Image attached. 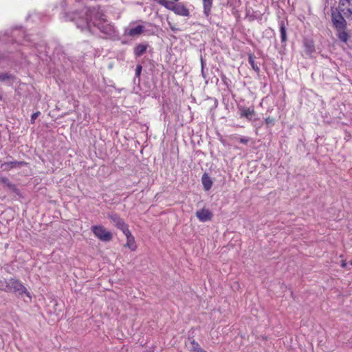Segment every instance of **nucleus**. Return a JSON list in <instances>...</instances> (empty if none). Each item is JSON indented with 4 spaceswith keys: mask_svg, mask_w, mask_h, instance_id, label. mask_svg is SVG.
Returning a JSON list of instances; mask_svg holds the SVG:
<instances>
[{
    "mask_svg": "<svg viewBox=\"0 0 352 352\" xmlns=\"http://www.w3.org/2000/svg\"><path fill=\"white\" fill-rule=\"evenodd\" d=\"M190 351L192 352H207L204 349H203L199 344L195 341V340H191L190 342Z\"/></svg>",
    "mask_w": 352,
    "mask_h": 352,
    "instance_id": "obj_19",
    "label": "nucleus"
},
{
    "mask_svg": "<svg viewBox=\"0 0 352 352\" xmlns=\"http://www.w3.org/2000/svg\"><path fill=\"white\" fill-rule=\"evenodd\" d=\"M248 62L250 64L252 68L256 72L260 71L259 67L255 64L254 56L253 55H250L248 57Z\"/></svg>",
    "mask_w": 352,
    "mask_h": 352,
    "instance_id": "obj_20",
    "label": "nucleus"
},
{
    "mask_svg": "<svg viewBox=\"0 0 352 352\" xmlns=\"http://www.w3.org/2000/svg\"><path fill=\"white\" fill-rule=\"evenodd\" d=\"M213 0H203L204 13L206 17H208L211 12Z\"/></svg>",
    "mask_w": 352,
    "mask_h": 352,
    "instance_id": "obj_15",
    "label": "nucleus"
},
{
    "mask_svg": "<svg viewBox=\"0 0 352 352\" xmlns=\"http://www.w3.org/2000/svg\"><path fill=\"white\" fill-rule=\"evenodd\" d=\"M0 183L4 184L9 189H10L13 192L17 195L19 197H21L20 190L16 187L14 184H12L10 179L6 177H0Z\"/></svg>",
    "mask_w": 352,
    "mask_h": 352,
    "instance_id": "obj_11",
    "label": "nucleus"
},
{
    "mask_svg": "<svg viewBox=\"0 0 352 352\" xmlns=\"http://www.w3.org/2000/svg\"><path fill=\"white\" fill-rule=\"evenodd\" d=\"M265 123L268 126H273L275 123V119L273 117L269 116L265 119Z\"/></svg>",
    "mask_w": 352,
    "mask_h": 352,
    "instance_id": "obj_22",
    "label": "nucleus"
},
{
    "mask_svg": "<svg viewBox=\"0 0 352 352\" xmlns=\"http://www.w3.org/2000/svg\"><path fill=\"white\" fill-rule=\"evenodd\" d=\"M238 109L240 112V118H245L249 121L253 120V117L256 115V112L253 107H247L245 106H238Z\"/></svg>",
    "mask_w": 352,
    "mask_h": 352,
    "instance_id": "obj_7",
    "label": "nucleus"
},
{
    "mask_svg": "<svg viewBox=\"0 0 352 352\" xmlns=\"http://www.w3.org/2000/svg\"><path fill=\"white\" fill-rule=\"evenodd\" d=\"M307 47L309 48V51L310 52H313L314 50V48L313 45H307Z\"/></svg>",
    "mask_w": 352,
    "mask_h": 352,
    "instance_id": "obj_27",
    "label": "nucleus"
},
{
    "mask_svg": "<svg viewBox=\"0 0 352 352\" xmlns=\"http://www.w3.org/2000/svg\"><path fill=\"white\" fill-rule=\"evenodd\" d=\"M249 138L246 137H242L239 138V142L243 144H247L249 142Z\"/></svg>",
    "mask_w": 352,
    "mask_h": 352,
    "instance_id": "obj_23",
    "label": "nucleus"
},
{
    "mask_svg": "<svg viewBox=\"0 0 352 352\" xmlns=\"http://www.w3.org/2000/svg\"><path fill=\"white\" fill-rule=\"evenodd\" d=\"M142 69V65H137L136 69H135V73H136L137 76H139L140 75Z\"/></svg>",
    "mask_w": 352,
    "mask_h": 352,
    "instance_id": "obj_25",
    "label": "nucleus"
},
{
    "mask_svg": "<svg viewBox=\"0 0 352 352\" xmlns=\"http://www.w3.org/2000/svg\"><path fill=\"white\" fill-rule=\"evenodd\" d=\"M108 217L114 226L119 230H122V232H124V230L129 229L128 225L118 214L116 213L109 214Z\"/></svg>",
    "mask_w": 352,
    "mask_h": 352,
    "instance_id": "obj_6",
    "label": "nucleus"
},
{
    "mask_svg": "<svg viewBox=\"0 0 352 352\" xmlns=\"http://www.w3.org/2000/svg\"><path fill=\"white\" fill-rule=\"evenodd\" d=\"M144 30L143 25H138L135 28H131L125 32V34L129 36H136L140 35Z\"/></svg>",
    "mask_w": 352,
    "mask_h": 352,
    "instance_id": "obj_14",
    "label": "nucleus"
},
{
    "mask_svg": "<svg viewBox=\"0 0 352 352\" xmlns=\"http://www.w3.org/2000/svg\"><path fill=\"white\" fill-rule=\"evenodd\" d=\"M339 8L345 15L352 14V0H340Z\"/></svg>",
    "mask_w": 352,
    "mask_h": 352,
    "instance_id": "obj_10",
    "label": "nucleus"
},
{
    "mask_svg": "<svg viewBox=\"0 0 352 352\" xmlns=\"http://www.w3.org/2000/svg\"><path fill=\"white\" fill-rule=\"evenodd\" d=\"M341 266H342V267H344V268L346 267V261H344V260L342 261V262H341Z\"/></svg>",
    "mask_w": 352,
    "mask_h": 352,
    "instance_id": "obj_26",
    "label": "nucleus"
},
{
    "mask_svg": "<svg viewBox=\"0 0 352 352\" xmlns=\"http://www.w3.org/2000/svg\"><path fill=\"white\" fill-rule=\"evenodd\" d=\"M336 31L338 32L337 36L338 38L341 41L346 43L349 36L348 33L346 32V29L336 30Z\"/></svg>",
    "mask_w": 352,
    "mask_h": 352,
    "instance_id": "obj_18",
    "label": "nucleus"
},
{
    "mask_svg": "<svg viewBox=\"0 0 352 352\" xmlns=\"http://www.w3.org/2000/svg\"><path fill=\"white\" fill-rule=\"evenodd\" d=\"M13 76L8 73L0 74V81L3 82L10 79H12Z\"/></svg>",
    "mask_w": 352,
    "mask_h": 352,
    "instance_id": "obj_21",
    "label": "nucleus"
},
{
    "mask_svg": "<svg viewBox=\"0 0 352 352\" xmlns=\"http://www.w3.org/2000/svg\"><path fill=\"white\" fill-rule=\"evenodd\" d=\"M279 28H280V32L281 43H285L287 41V33H286V28H285V22L283 21H280Z\"/></svg>",
    "mask_w": 352,
    "mask_h": 352,
    "instance_id": "obj_16",
    "label": "nucleus"
},
{
    "mask_svg": "<svg viewBox=\"0 0 352 352\" xmlns=\"http://www.w3.org/2000/svg\"><path fill=\"white\" fill-rule=\"evenodd\" d=\"M123 234L126 236V243L124 245V247L128 248L131 251H135L137 250L138 246L135 238L132 235L129 229L124 230Z\"/></svg>",
    "mask_w": 352,
    "mask_h": 352,
    "instance_id": "obj_8",
    "label": "nucleus"
},
{
    "mask_svg": "<svg viewBox=\"0 0 352 352\" xmlns=\"http://www.w3.org/2000/svg\"><path fill=\"white\" fill-rule=\"evenodd\" d=\"M27 163L24 161L17 162V161H13V162H4L1 164V168L3 170H9L12 168H16V167H21L23 165H26Z\"/></svg>",
    "mask_w": 352,
    "mask_h": 352,
    "instance_id": "obj_12",
    "label": "nucleus"
},
{
    "mask_svg": "<svg viewBox=\"0 0 352 352\" xmlns=\"http://www.w3.org/2000/svg\"><path fill=\"white\" fill-rule=\"evenodd\" d=\"M91 231L94 235L102 241L108 242L113 238L112 233L107 230L106 228L101 225L93 226L91 227Z\"/></svg>",
    "mask_w": 352,
    "mask_h": 352,
    "instance_id": "obj_3",
    "label": "nucleus"
},
{
    "mask_svg": "<svg viewBox=\"0 0 352 352\" xmlns=\"http://www.w3.org/2000/svg\"><path fill=\"white\" fill-rule=\"evenodd\" d=\"M91 23L107 35H112L115 32L113 25L108 22L104 13L95 8L89 9L87 12V25L89 28Z\"/></svg>",
    "mask_w": 352,
    "mask_h": 352,
    "instance_id": "obj_1",
    "label": "nucleus"
},
{
    "mask_svg": "<svg viewBox=\"0 0 352 352\" xmlns=\"http://www.w3.org/2000/svg\"><path fill=\"white\" fill-rule=\"evenodd\" d=\"M2 99H3V97H2V96L0 94V101H1V100H2Z\"/></svg>",
    "mask_w": 352,
    "mask_h": 352,
    "instance_id": "obj_28",
    "label": "nucleus"
},
{
    "mask_svg": "<svg viewBox=\"0 0 352 352\" xmlns=\"http://www.w3.org/2000/svg\"><path fill=\"white\" fill-rule=\"evenodd\" d=\"M173 1H175V2H177L179 0H173Z\"/></svg>",
    "mask_w": 352,
    "mask_h": 352,
    "instance_id": "obj_29",
    "label": "nucleus"
},
{
    "mask_svg": "<svg viewBox=\"0 0 352 352\" xmlns=\"http://www.w3.org/2000/svg\"><path fill=\"white\" fill-rule=\"evenodd\" d=\"M168 10L173 11L177 15L182 16H188L190 15L189 10L182 3L175 4L170 1V6H168Z\"/></svg>",
    "mask_w": 352,
    "mask_h": 352,
    "instance_id": "obj_4",
    "label": "nucleus"
},
{
    "mask_svg": "<svg viewBox=\"0 0 352 352\" xmlns=\"http://www.w3.org/2000/svg\"><path fill=\"white\" fill-rule=\"evenodd\" d=\"M351 265H352V261H350Z\"/></svg>",
    "mask_w": 352,
    "mask_h": 352,
    "instance_id": "obj_30",
    "label": "nucleus"
},
{
    "mask_svg": "<svg viewBox=\"0 0 352 352\" xmlns=\"http://www.w3.org/2000/svg\"><path fill=\"white\" fill-rule=\"evenodd\" d=\"M196 217L201 222L210 221L213 217L212 212L206 208H202L196 212Z\"/></svg>",
    "mask_w": 352,
    "mask_h": 352,
    "instance_id": "obj_9",
    "label": "nucleus"
},
{
    "mask_svg": "<svg viewBox=\"0 0 352 352\" xmlns=\"http://www.w3.org/2000/svg\"><path fill=\"white\" fill-rule=\"evenodd\" d=\"M0 289L6 292L18 293L21 296L25 294L30 299L32 298L30 293L25 285L19 280L14 278L0 280Z\"/></svg>",
    "mask_w": 352,
    "mask_h": 352,
    "instance_id": "obj_2",
    "label": "nucleus"
},
{
    "mask_svg": "<svg viewBox=\"0 0 352 352\" xmlns=\"http://www.w3.org/2000/svg\"><path fill=\"white\" fill-rule=\"evenodd\" d=\"M147 49V45L139 44L134 48V54L137 57L141 56Z\"/></svg>",
    "mask_w": 352,
    "mask_h": 352,
    "instance_id": "obj_17",
    "label": "nucleus"
},
{
    "mask_svg": "<svg viewBox=\"0 0 352 352\" xmlns=\"http://www.w3.org/2000/svg\"><path fill=\"white\" fill-rule=\"evenodd\" d=\"M40 111H36L31 116V122L34 123L37 117L40 115Z\"/></svg>",
    "mask_w": 352,
    "mask_h": 352,
    "instance_id": "obj_24",
    "label": "nucleus"
},
{
    "mask_svg": "<svg viewBox=\"0 0 352 352\" xmlns=\"http://www.w3.org/2000/svg\"><path fill=\"white\" fill-rule=\"evenodd\" d=\"M331 20L336 30L346 29V22L340 12H333Z\"/></svg>",
    "mask_w": 352,
    "mask_h": 352,
    "instance_id": "obj_5",
    "label": "nucleus"
},
{
    "mask_svg": "<svg viewBox=\"0 0 352 352\" xmlns=\"http://www.w3.org/2000/svg\"><path fill=\"white\" fill-rule=\"evenodd\" d=\"M201 183L203 184V187L206 191L209 190L212 186V181L208 173H204L201 177Z\"/></svg>",
    "mask_w": 352,
    "mask_h": 352,
    "instance_id": "obj_13",
    "label": "nucleus"
}]
</instances>
